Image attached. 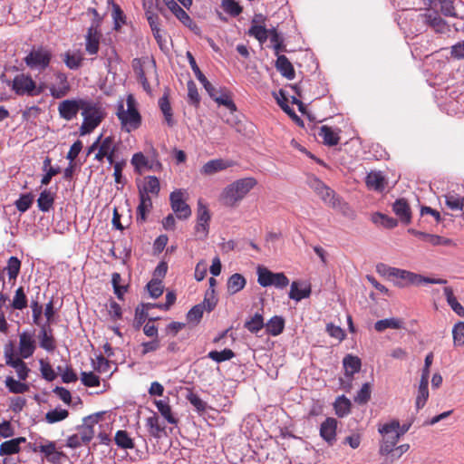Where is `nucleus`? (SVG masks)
<instances>
[{"label":"nucleus","instance_id":"obj_1","mask_svg":"<svg viewBox=\"0 0 464 464\" xmlns=\"http://www.w3.org/2000/svg\"><path fill=\"white\" fill-rule=\"evenodd\" d=\"M256 184V179L251 177L237 179L222 190L219 200L226 207L235 208Z\"/></svg>","mask_w":464,"mask_h":464},{"label":"nucleus","instance_id":"obj_2","mask_svg":"<svg viewBox=\"0 0 464 464\" xmlns=\"http://www.w3.org/2000/svg\"><path fill=\"white\" fill-rule=\"evenodd\" d=\"M388 271L390 272L389 278L396 279L397 281H395L394 284L399 287H407L410 285L420 286L424 284H447L446 279L431 278L401 268L388 269Z\"/></svg>","mask_w":464,"mask_h":464},{"label":"nucleus","instance_id":"obj_3","mask_svg":"<svg viewBox=\"0 0 464 464\" xmlns=\"http://www.w3.org/2000/svg\"><path fill=\"white\" fill-rule=\"evenodd\" d=\"M52 49L44 44L34 45L23 58L24 64L32 71L44 72L53 60Z\"/></svg>","mask_w":464,"mask_h":464},{"label":"nucleus","instance_id":"obj_4","mask_svg":"<svg viewBox=\"0 0 464 464\" xmlns=\"http://www.w3.org/2000/svg\"><path fill=\"white\" fill-rule=\"evenodd\" d=\"M127 109L122 102L117 106L116 115L121 121V129L126 132H131L141 125V116L136 108V102L132 95L127 97Z\"/></svg>","mask_w":464,"mask_h":464},{"label":"nucleus","instance_id":"obj_5","mask_svg":"<svg viewBox=\"0 0 464 464\" xmlns=\"http://www.w3.org/2000/svg\"><path fill=\"white\" fill-rule=\"evenodd\" d=\"M83 117L82 123L80 127V134L84 136L93 131L104 118V113L101 106L91 101L86 100V105L82 110Z\"/></svg>","mask_w":464,"mask_h":464},{"label":"nucleus","instance_id":"obj_6","mask_svg":"<svg viewBox=\"0 0 464 464\" xmlns=\"http://www.w3.org/2000/svg\"><path fill=\"white\" fill-rule=\"evenodd\" d=\"M11 90L18 96L34 97L40 95L44 92L42 85H37L35 81L28 73L16 74L11 84Z\"/></svg>","mask_w":464,"mask_h":464},{"label":"nucleus","instance_id":"obj_7","mask_svg":"<svg viewBox=\"0 0 464 464\" xmlns=\"http://www.w3.org/2000/svg\"><path fill=\"white\" fill-rule=\"evenodd\" d=\"M307 82H304L303 80L299 81V82H295L292 84V91L295 92V95H292V104H296L298 106L299 111L306 116L309 121H315V117L313 116L306 109V104L304 102H311V98L307 97L306 92H304V87Z\"/></svg>","mask_w":464,"mask_h":464},{"label":"nucleus","instance_id":"obj_8","mask_svg":"<svg viewBox=\"0 0 464 464\" xmlns=\"http://www.w3.org/2000/svg\"><path fill=\"white\" fill-rule=\"evenodd\" d=\"M4 353L5 357V363L15 370L19 380L25 381L30 372V369L27 367L26 363L22 360V357L14 358L13 344L11 343L5 346Z\"/></svg>","mask_w":464,"mask_h":464},{"label":"nucleus","instance_id":"obj_9","mask_svg":"<svg viewBox=\"0 0 464 464\" xmlns=\"http://www.w3.org/2000/svg\"><path fill=\"white\" fill-rule=\"evenodd\" d=\"M170 206L179 219H188L191 216L190 207L185 202L181 189L174 190L169 195Z\"/></svg>","mask_w":464,"mask_h":464},{"label":"nucleus","instance_id":"obj_10","mask_svg":"<svg viewBox=\"0 0 464 464\" xmlns=\"http://www.w3.org/2000/svg\"><path fill=\"white\" fill-rule=\"evenodd\" d=\"M84 105H86V100L84 99L64 100L58 106L60 117L66 121H72L77 116L79 111L82 110Z\"/></svg>","mask_w":464,"mask_h":464},{"label":"nucleus","instance_id":"obj_11","mask_svg":"<svg viewBox=\"0 0 464 464\" xmlns=\"http://www.w3.org/2000/svg\"><path fill=\"white\" fill-rule=\"evenodd\" d=\"M265 21L266 17L263 14H255L247 31V34L256 38L261 45L267 41L270 31L266 28Z\"/></svg>","mask_w":464,"mask_h":464},{"label":"nucleus","instance_id":"obj_12","mask_svg":"<svg viewBox=\"0 0 464 464\" xmlns=\"http://www.w3.org/2000/svg\"><path fill=\"white\" fill-rule=\"evenodd\" d=\"M19 353L23 359L31 357L36 350L34 331H24L19 334Z\"/></svg>","mask_w":464,"mask_h":464},{"label":"nucleus","instance_id":"obj_13","mask_svg":"<svg viewBox=\"0 0 464 464\" xmlns=\"http://www.w3.org/2000/svg\"><path fill=\"white\" fill-rule=\"evenodd\" d=\"M54 78L57 84L50 87V93L55 99H61L68 94L71 90V85L68 82L67 74L61 71L54 72Z\"/></svg>","mask_w":464,"mask_h":464},{"label":"nucleus","instance_id":"obj_14","mask_svg":"<svg viewBox=\"0 0 464 464\" xmlns=\"http://www.w3.org/2000/svg\"><path fill=\"white\" fill-rule=\"evenodd\" d=\"M337 425V420L333 417L326 418L320 425V436L329 446L336 441Z\"/></svg>","mask_w":464,"mask_h":464},{"label":"nucleus","instance_id":"obj_15","mask_svg":"<svg viewBox=\"0 0 464 464\" xmlns=\"http://www.w3.org/2000/svg\"><path fill=\"white\" fill-rule=\"evenodd\" d=\"M38 339L40 347L48 353H52L56 349V342L53 334V329L48 324L41 325Z\"/></svg>","mask_w":464,"mask_h":464},{"label":"nucleus","instance_id":"obj_16","mask_svg":"<svg viewBox=\"0 0 464 464\" xmlns=\"http://www.w3.org/2000/svg\"><path fill=\"white\" fill-rule=\"evenodd\" d=\"M312 293V285L308 280L292 282V300L301 301L309 298Z\"/></svg>","mask_w":464,"mask_h":464},{"label":"nucleus","instance_id":"obj_17","mask_svg":"<svg viewBox=\"0 0 464 464\" xmlns=\"http://www.w3.org/2000/svg\"><path fill=\"white\" fill-rule=\"evenodd\" d=\"M101 29L88 28L85 35V51L88 54L95 55L99 52Z\"/></svg>","mask_w":464,"mask_h":464},{"label":"nucleus","instance_id":"obj_18","mask_svg":"<svg viewBox=\"0 0 464 464\" xmlns=\"http://www.w3.org/2000/svg\"><path fill=\"white\" fill-rule=\"evenodd\" d=\"M392 211L402 224L408 225L411 222V210L404 198H399L392 204Z\"/></svg>","mask_w":464,"mask_h":464},{"label":"nucleus","instance_id":"obj_19","mask_svg":"<svg viewBox=\"0 0 464 464\" xmlns=\"http://www.w3.org/2000/svg\"><path fill=\"white\" fill-rule=\"evenodd\" d=\"M234 165L233 161L224 159H215L206 162L202 169L201 173L204 175H213L219 171L225 170Z\"/></svg>","mask_w":464,"mask_h":464},{"label":"nucleus","instance_id":"obj_20","mask_svg":"<svg viewBox=\"0 0 464 464\" xmlns=\"http://www.w3.org/2000/svg\"><path fill=\"white\" fill-rule=\"evenodd\" d=\"M160 191V180L156 176H147L144 178L142 186H139V195L141 196H159Z\"/></svg>","mask_w":464,"mask_h":464},{"label":"nucleus","instance_id":"obj_21","mask_svg":"<svg viewBox=\"0 0 464 464\" xmlns=\"http://www.w3.org/2000/svg\"><path fill=\"white\" fill-rule=\"evenodd\" d=\"M365 183L369 189L382 192L387 185L386 179L381 171H371L365 178Z\"/></svg>","mask_w":464,"mask_h":464},{"label":"nucleus","instance_id":"obj_22","mask_svg":"<svg viewBox=\"0 0 464 464\" xmlns=\"http://www.w3.org/2000/svg\"><path fill=\"white\" fill-rule=\"evenodd\" d=\"M315 190L325 204L334 208L338 205V199L335 197V192L322 181L316 180Z\"/></svg>","mask_w":464,"mask_h":464},{"label":"nucleus","instance_id":"obj_23","mask_svg":"<svg viewBox=\"0 0 464 464\" xmlns=\"http://www.w3.org/2000/svg\"><path fill=\"white\" fill-rule=\"evenodd\" d=\"M340 130H335L330 126L323 125L319 130L318 136L323 140L324 145L333 147L340 141Z\"/></svg>","mask_w":464,"mask_h":464},{"label":"nucleus","instance_id":"obj_24","mask_svg":"<svg viewBox=\"0 0 464 464\" xmlns=\"http://www.w3.org/2000/svg\"><path fill=\"white\" fill-rule=\"evenodd\" d=\"M140 203L136 210V219L140 224L147 220V215L152 209V200L150 196L139 195Z\"/></svg>","mask_w":464,"mask_h":464},{"label":"nucleus","instance_id":"obj_25","mask_svg":"<svg viewBox=\"0 0 464 464\" xmlns=\"http://www.w3.org/2000/svg\"><path fill=\"white\" fill-rule=\"evenodd\" d=\"M61 56L64 64L70 70H78L82 65L83 57L80 52L66 51Z\"/></svg>","mask_w":464,"mask_h":464},{"label":"nucleus","instance_id":"obj_26","mask_svg":"<svg viewBox=\"0 0 464 464\" xmlns=\"http://www.w3.org/2000/svg\"><path fill=\"white\" fill-rule=\"evenodd\" d=\"M345 375L352 378L353 375L358 372L362 367L361 359L352 354H347L343 360Z\"/></svg>","mask_w":464,"mask_h":464},{"label":"nucleus","instance_id":"obj_27","mask_svg":"<svg viewBox=\"0 0 464 464\" xmlns=\"http://www.w3.org/2000/svg\"><path fill=\"white\" fill-rule=\"evenodd\" d=\"M40 452L44 453L47 460L52 463L60 461L63 453L56 450L53 441L45 440L44 444H40Z\"/></svg>","mask_w":464,"mask_h":464},{"label":"nucleus","instance_id":"obj_28","mask_svg":"<svg viewBox=\"0 0 464 464\" xmlns=\"http://www.w3.org/2000/svg\"><path fill=\"white\" fill-rule=\"evenodd\" d=\"M218 105L227 107L231 112L237 111V106L232 99V93L226 88L218 90V93L213 99Z\"/></svg>","mask_w":464,"mask_h":464},{"label":"nucleus","instance_id":"obj_29","mask_svg":"<svg viewBox=\"0 0 464 464\" xmlns=\"http://www.w3.org/2000/svg\"><path fill=\"white\" fill-rule=\"evenodd\" d=\"M246 285V278L238 273H235L227 279V288L229 295L240 292Z\"/></svg>","mask_w":464,"mask_h":464},{"label":"nucleus","instance_id":"obj_30","mask_svg":"<svg viewBox=\"0 0 464 464\" xmlns=\"http://www.w3.org/2000/svg\"><path fill=\"white\" fill-rule=\"evenodd\" d=\"M403 320L401 318L396 317H391V318H385L382 320H379L374 324V329L382 333L385 331L388 328L391 329H401L403 327Z\"/></svg>","mask_w":464,"mask_h":464},{"label":"nucleus","instance_id":"obj_31","mask_svg":"<svg viewBox=\"0 0 464 464\" xmlns=\"http://www.w3.org/2000/svg\"><path fill=\"white\" fill-rule=\"evenodd\" d=\"M156 407L161 416L170 424H177L178 419L173 415L169 399L155 401Z\"/></svg>","mask_w":464,"mask_h":464},{"label":"nucleus","instance_id":"obj_32","mask_svg":"<svg viewBox=\"0 0 464 464\" xmlns=\"http://www.w3.org/2000/svg\"><path fill=\"white\" fill-rule=\"evenodd\" d=\"M52 160L49 157H46L43 162V170L45 174L43 176L41 179V184L43 186H47L52 178L61 172V169L59 167H52L51 165Z\"/></svg>","mask_w":464,"mask_h":464},{"label":"nucleus","instance_id":"obj_33","mask_svg":"<svg viewBox=\"0 0 464 464\" xmlns=\"http://www.w3.org/2000/svg\"><path fill=\"white\" fill-rule=\"evenodd\" d=\"M146 427L150 436L154 438H160L162 432L165 430V427L160 425V419L156 413L147 418Z\"/></svg>","mask_w":464,"mask_h":464},{"label":"nucleus","instance_id":"obj_34","mask_svg":"<svg viewBox=\"0 0 464 464\" xmlns=\"http://www.w3.org/2000/svg\"><path fill=\"white\" fill-rule=\"evenodd\" d=\"M28 305L26 293L23 286H19L14 293L10 306L14 310H24Z\"/></svg>","mask_w":464,"mask_h":464},{"label":"nucleus","instance_id":"obj_35","mask_svg":"<svg viewBox=\"0 0 464 464\" xmlns=\"http://www.w3.org/2000/svg\"><path fill=\"white\" fill-rule=\"evenodd\" d=\"M159 107L164 115L165 121L169 127L174 126L175 121L173 119L172 109L167 94H164L159 99Z\"/></svg>","mask_w":464,"mask_h":464},{"label":"nucleus","instance_id":"obj_36","mask_svg":"<svg viewBox=\"0 0 464 464\" xmlns=\"http://www.w3.org/2000/svg\"><path fill=\"white\" fill-rule=\"evenodd\" d=\"M54 203V194L49 190L44 189L40 193L37 199L38 208L43 212H48L53 208Z\"/></svg>","mask_w":464,"mask_h":464},{"label":"nucleus","instance_id":"obj_37","mask_svg":"<svg viewBox=\"0 0 464 464\" xmlns=\"http://www.w3.org/2000/svg\"><path fill=\"white\" fill-rule=\"evenodd\" d=\"M449 305L452 310L459 316L464 317V307L458 302L454 295L453 289L450 286H446L443 289Z\"/></svg>","mask_w":464,"mask_h":464},{"label":"nucleus","instance_id":"obj_38","mask_svg":"<svg viewBox=\"0 0 464 464\" xmlns=\"http://www.w3.org/2000/svg\"><path fill=\"white\" fill-rule=\"evenodd\" d=\"M285 325V321L280 316H273L265 325L266 332L273 336L278 335L282 333Z\"/></svg>","mask_w":464,"mask_h":464},{"label":"nucleus","instance_id":"obj_39","mask_svg":"<svg viewBox=\"0 0 464 464\" xmlns=\"http://www.w3.org/2000/svg\"><path fill=\"white\" fill-rule=\"evenodd\" d=\"M169 9L184 25L191 28L192 24H194L190 16L177 2L171 4Z\"/></svg>","mask_w":464,"mask_h":464},{"label":"nucleus","instance_id":"obj_40","mask_svg":"<svg viewBox=\"0 0 464 464\" xmlns=\"http://www.w3.org/2000/svg\"><path fill=\"white\" fill-rule=\"evenodd\" d=\"M351 401L344 395L339 396L334 404L335 413L338 417H344L351 411Z\"/></svg>","mask_w":464,"mask_h":464},{"label":"nucleus","instance_id":"obj_41","mask_svg":"<svg viewBox=\"0 0 464 464\" xmlns=\"http://www.w3.org/2000/svg\"><path fill=\"white\" fill-rule=\"evenodd\" d=\"M114 440L119 448L124 450H131L135 446L133 440L130 437L128 432L123 430H120L116 432Z\"/></svg>","mask_w":464,"mask_h":464},{"label":"nucleus","instance_id":"obj_42","mask_svg":"<svg viewBox=\"0 0 464 464\" xmlns=\"http://www.w3.org/2000/svg\"><path fill=\"white\" fill-rule=\"evenodd\" d=\"M21 261L16 256H11L4 271L7 272L9 281L15 280L20 273Z\"/></svg>","mask_w":464,"mask_h":464},{"label":"nucleus","instance_id":"obj_43","mask_svg":"<svg viewBox=\"0 0 464 464\" xmlns=\"http://www.w3.org/2000/svg\"><path fill=\"white\" fill-rule=\"evenodd\" d=\"M5 384L12 393H24L29 390L28 384L16 381L12 376L6 377Z\"/></svg>","mask_w":464,"mask_h":464},{"label":"nucleus","instance_id":"obj_44","mask_svg":"<svg viewBox=\"0 0 464 464\" xmlns=\"http://www.w3.org/2000/svg\"><path fill=\"white\" fill-rule=\"evenodd\" d=\"M372 220L375 224H380L386 228H394L398 225V220L382 213H374Z\"/></svg>","mask_w":464,"mask_h":464},{"label":"nucleus","instance_id":"obj_45","mask_svg":"<svg viewBox=\"0 0 464 464\" xmlns=\"http://www.w3.org/2000/svg\"><path fill=\"white\" fill-rule=\"evenodd\" d=\"M34 202V195L32 193L21 194L18 199L14 201V206L21 213L26 212Z\"/></svg>","mask_w":464,"mask_h":464},{"label":"nucleus","instance_id":"obj_46","mask_svg":"<svg viewBox=\"0 0 464 464\" xmlns=\"http://www.w3.org/2000/svg\"><path fill=\"white\" fill-rule=\"evenodd\" d=\"M208 357L216 362H222L225 361L231 360L235 357V353L231 349H224L222 351H210L208 354Z\"/></svg>","mask_w":464,"mask_h":464},{"label":"nucleus","instance_id":"obj_47","mask_svg":"<svg viewBox=\"0 0 464 464\" xmlns=\"http://www.w3.org/2000/svg\"><path fill=\"white\" fill-rule=\"evenodd\" d=\"M429 383L420 382L418 392L416 396V408L417 410L422 409L428 399H429V389H428Z\"/></svg>","mask_w":464,"mask_h":464},{"label":"nucleus","instance_id":"obj_48","mask_svg":"<svg viewBox=\"0 0 464 464\" xmlns=\"http://www.w3.org/2000/svg\"><path fill=\"white\" fill-rule=\"evenodd\" d=\"M273 97L275 98L277 105L288 115L290 116V106L288 104V98L286 92L284 89H280L277 92H272Z\"/></svg>","mask_w":464,"mask_h":464},{"label":"nucleus","instance_id":"obj_49","mask_svg":"<svg viewBox=\"0 0 464 464\" xmlns=\"http://www.w3.org/2000/svg\"><path fill=\"white\" fill-rule=\"evenodd\" d=\"M263 316L256 314L250 320L245 323V327L251 333L256 334L265 327Z\"/></svg>","mask_w":464,"mask_h":464},{"label":"nucleus","instance_id":"obj_50","mask_svg":"<svg viewBox=\"0 0 464 464\" xmlns=\"http://www.w3.org/2000/svg\"><path fill=\"white\" fill-rule=\"evenodd\" d=\"M426 23L436 32L440 33L444 30L446 23L439 14H424Z\"/></svg>","mask_w":464,"mask_h":464},{"label":"nucleus","instance_id":"obj_51","mask_svg":"<svg viewBox=\"0 0 464 464\" xmlns=\"http://www.w3.org/2000/svg\"><path fill=\"white\" fill-rule=\"evenodd\" d=\"M257 276V282L261 286L266 287L272 285L274 273L268 270L266 267L258 266Z\"/></svg>","mask_w":464,"mask_h":464},{"label":"nucleus","instance_id":"obj_52","mask_svg":"<svg viewBox=\"0 0 464 464\" xmlns=\"http://www.w3.org/2000/svg\"><path fill=\"white\" fill-rule=\"evenodd\" d=\"M40 372L42 377L47 382H53L56 379L57 373L53 369L52 365L44 359L39 360Z\"/></svg>","mask_w":464,"mask_h":464},{"label":"nucleus","instance_id":"obj_53","mask_svg":"<svg viewBox=\"0 0 464 464\" xmlns=\"http://www.w3.org/2000/svg\"><path fill=\"white\" fill-rule=\"evenodd\" d=\"M186 399L189 401V403L195 408V410L199 413H203L207 410V402L202 401L199 396L189 391L186 395Z\"/></svg>","mask_w":464,"mask_h":464},{"label":"nucleus","instance_id":"obj_54","mask_svg":"<svg viewBox=\"0 0 464 464\" xmlns=\"http://www.w3.org/2000/svg\"><path fill=\"white\" fill-rule=\"evenodd\" d=\"M68 414L69 412L67 410L55 408L45 414V420L48 423H55L66 419Z\"/></svg>","mask_w":464,"mask_h":464},{"label":"nucleus","instance_id":"obj_55","mask_svg":"<svg viewBox=\"0 0 464 464\" xmlns=\"http://www.w3.org/2000/svg\"><path fill=\"white\" fill-rule=\"evenodd\" d=\"M399 441L398 435H391L388 436L380 447V454L381 455H392L395 445Z\"/></svg>","mask_w":464,"mask_h":464},{"label":"nucleus","instance_id":"obj_56","mask_svg":"<svg viewBox=\"0 0 464 464\" xmlns=\"http://www.w3.org/2000/svg\"><path fill=\"white\" fill-rule=\"evenodd\" d=\"M121 276L119 273L115 272L111 275V284L113 286L114 294L116 296L122 300L124 293L127 291V285H121Z\"/></svg>","mask_w":464,"mask_h":464},{"label":"nucleus","instance_id":"obj_57","mask_svg":"<svg viewBox=\"0 0 464 464\" xmlns=\"http://www.w3.org/2000/svg\"><path fill=\"white\" fill-rule=\"evenodd\" d=\"M276 67L284 77L290 79V61L285 55L277 56Z\"/></svg>","mask_w":464,"mask_h":464},{"label":"nucleus","instance_id":"obj_58","mask_svg":"<svg viewBox=\"0 0 464 464\" xmlns=\"http://www.w3.org/2000/svg\"><path fill=\"white\" fill-rule=\"evenodd\" d=\"M224 11L231 16H237L242 13V7L235 0H222Z\"/></svg>","mask_w":464,"mask_h":464},{"label":"nucleus","instance_id":"obj_59","mask_svg":"<svg viewBox=\"0 0 464 464\" xmlns=\"http://www.w3.org/2000/svg\"><path fill=\"white\" fill-rule=\"evenodd\" d=\"M204 313V304L194 305L187 314V320L189 323L198 324Z\"/></svg>","mask_w":464,"mask_h":464},{"label":"nucleus","instance_id":"obj_60","mask_svg":"<svg viewBox=\"0 0 464 464\" xmlns=\"http://www.w3.org/2000/svg\"><path fill=\"white\" fill-rule=\"evenodd\" d=\"M99 149L105 154L115 153L117 150V146L114 141V138L112 136H108L102 139V137Z\"/></svg>","mask_w":464,"mask_h":464},{"label":"nucleus","instance_id":"obj_61","mask_svg":"<svg viewBox=\"0 0 464 464\" xmlns=\"http://www.w3.org/2000/svg\"><path fill=\"white\" fill-rule=\"evenodd\" d=\"M454 345L461 346L464 344V322L457 323L452 329Z\"/></svg>","mask_w":464,"mask_h":464},{"label":"nucleus","instance_id":"obj_62","mask_svg":"<svg viewBox=\"0 0 464 464\" xmlns=\"http://www.w3.org/2000/svg\"><path fill=\"white\" fill-rule=\"evenodd\" d=\"M148 291L151 297L158 298L163 293V284L161 280L151 279L147 285Z\"/></svg>","mask_w":464,"mask_h":464},{"label":"nucleus","instance_id":"obj_63","mask_svg":"<svg viewBox=\"0 0 464 464\" xmlns=\"http://www.w3.org/2000/svg\"><path fill=\"white\" fill-rule=\"evenodd\" d=\"M211 215L207 205H205L201 199H198L197 209V221L209 223Z\"/></svg>","mask_w":464,"mask_h":464},{"label":"nucleus","instance_id":"obj_64","mask_svg":"<svg viewBox=\"0 0 464 464\" xmlns=\"http://www.w3.org/2000/svg\"><path fill=\"white\" fill-rule=\"evenodd\" d=\"M81 381L86 387H97L100 385V377L92 372H82L81 373Z\"/></svg>","mask_w":464,"mask_h":464}]
</instances>
